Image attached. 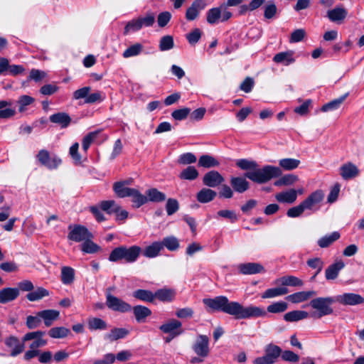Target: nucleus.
Returning <instances> with one entry per match:
<instances>
[{"label": "nucleus", "instance_id": "obj_1", "mask_svg": "<svg viewBox=\"0 0 364 364\" xmlns=\"http://www.w3.org/2000/svg\"><path fill=\"white\" fill-rule=\"evenodd\" d=\"M203 303L208 311H222L234 316L235 319L265 317L266 312L263 308L248 306H243L237 301H230L227 296H218L213 299H203Z\"/></svg>", "mask_w": 364, "mask_h": 364}, {"label": "nucleus", "instance_id": "obj_2", "mask_svg": "<svg viewBox=\"0 0 364 364\" xmlns=\"http://www.w3.org/2000/svg\"><path fill=\"white\" fill-rule=\"evenodd\" d=\"M141 252L142 249L137 245L131 247L121 245L112 250L109 255V260L112 262L134 263L138 259Z\"/></svg>", "mask_w": 364, "mask_h": 364}, {"label": "nucleus", "instance_id": "obj_3", "mask_svg": "<svg viewBox=\"0 0 364 364\" xmlns=\"http://www.w3.org/2000/svg\"><path fill=\"white\" fill-rule=\"evenodd\" d=\"M282 175V171L279 167L267 165L262 168H253L252 171H247L245 173V177L251 180L252 181L263 184L274 178H277Z\"/></svg>", "mask_w": 364, "mask_h": 364}, {"label": "nucleus", "instance_id": "obj_4", "mask_svg": "<svg viewBox=\"0 0 364 364\" xmlns=\"http://www.w3.org/2000/svg\"><path fill=\"white\" fill-rule=\"evenodd\" d=\"M334 302H337L336 297H318L311 301L310 306L318 311V318H321L333 314L331 305Z\"/></svg>", "mask_w": 364, "mask_h": 364}, {"label": "nucleus", "instance_id": "obj_5", "mask_svg": "<svg viewBox=\"0 0 364 364\" xmlns=\"http://www.w3.org/2000/svg\"><path fill=\"white\" fill-rule=\"evenodd\" d=\"M282 348L273 343H269L265 346L264 355L257 357L254 360V364H274L277 358L281 357Z\"/></svg>", "mask_w": 364, "mask_h": 364}, {"label": "nucleus", "instance_id": "obj_6", "mask_svg": "<svg viewBox=\"0 0 364 364\" xmlns=\"http://www.w3.org/2000/svg\"><path fill=\"white\" fill-rule=\"evenodd\" d=\"M70 232L68 235V238L77 242H84L87 239H92L93 235L88 230V229L80 225H75L74 226L70 225L68 227Z\"/></svg>", "mask_w": 364, "mask_h": 364}, {"label": "nucleus", "instance_id": "obj_7", "mask_svg": "<svg viewBox=\"0 0 364 364\" xmlns=\"http://www.w3.org/2000/svg\"><path fill=\"white\" fill-rule=\"evenodd\" d=\"M106 305L109 309L120 313L129 312L132 309L129 304L111 294L106 295Z\"/></svg>", "mask_w": 364, "mask_h": 364}, {"label": "nucleus", "instance_id": "obj_8", "mask_svg": "<svg viewBox=\"0 0 364 364\" xmlns=\"http://www.w3.org/2000/svg\"><path fill=\"white\" fill-rule=\"evenodd\" d=\"M323 198V192L321 190H316L311 193L301 203L305 210L315 212L319 209V204Z\"/></svg>", "mask_w": 364, "mask_h": 364}, {"label": "nucleus", "instance_id": "obj_9", "mask_svg": "<svg viewBox=\"0 0 364 364\" xmlns=\"http://www.w3.org/2000/svg\"><path fill=\"white\" fill-rule=\"evenodd\" d=\"M194 353L202 358H206L210 353L209 338L205 335H198L192 346Z\"/></svg>", "mask_w": 364, "mask_h": 364}, {"label": "nucleus", "instance_id": "obj_10", "mask_svg": "<svg viewBox=\"0 0 364 364\" xmlns=\"http://www.w3.org/2000/svg\"><path fill=\"white\" fill-rule=\"evenodd\" d=\"M337 302L345 306H355L364 304V298L355 293H344L336 297Z\"/></svg>", "mask_w": 364, "mask_h": 364}, {"label": "nucleus", "instance_id": "obj_11", "mask_svg": "<svg viewBox=\"0 0 364 364\" xmlns=\"http://www.w3.org/2000/svg\"><path fill=\"white\" fill-rule=\"evenodd\" d=\"M182 323L180 321L176 319H171L168 322L162 324L159 329L164 333H169L174 338L183 333V331L181 329Z\"/></svg>", "mask_w": 364, "mask_h": 364}, {"label": "nucleus", "instance_id": "obj_12", "mask_svg": "<svg viewBox=\"0 0 364 364\" xmlns=\"http://www.w3.org/2000/svg\"><path fill=\"white\" fill-rule=\"evenodd\" d=\"M207 6L205 0H195L187 9L186 12V18L189 21L196 20L199 16L200 12Z\"/></svg>", "mask_w": 364, "mask_h": 364}, {"label": "nucleus", "instance_id": "obj_13", "mask_svg": "<svg viewBox=\"0 0 364 364\" xmlns=\"http://www.w3.org/2000/svg\"><path fill=\"white\" fill-rule=\"evenodd\" d=\"M225 181L224 177L217 171L206 173L203 178V183L210 188H215Z\"/></svg>", "mask_w": 364, "mask_h": 364}, {"label": "nucleus", "instance_id": "obj_14", "mask_svg": "<svg viewBox=\"0 0 364 364\" xmlns=\"http://www.w3.org/2000/svg\"><path fill=\"white\" fill-rule=\"evenodd\" d=\"M43 334L44 333L40 331L28 333L23 336V341H33L30 345V348L38 350V348L46 344V341L41 338Z\"/></svg>", "mask_w": 364, "mask_h": 364}, {"label": "nucleus", "instance_id": "obj_15", "mask_svg": "<svg viewBox=\"0 0 364 364\" xmlns=\"http://www.w3.org/2000/svg\"><path fill=\"white\" fill-rule=\"evenodd\" d=\"M347 15V10L342 6H336L334 9L327 11V17L328 19L331 21L338 24L343 22Z\"/></svg>", "mask_w": 364, "mask_h": 364}, {"label": "nucleus", "instance_id": "obj_16", "mask_svg": "<svg viewBox=\"0 0 364 364\" xmlns=\"http://www.w3.org/2000/svg\"><path fill=\"white\" fill-rule=\"evenodd\" d=\"M230 183L234 191L239 193H243L250 188V183L245 176H232Z\"/></svg>", "mask_w": 364, "mask_h": 364}, {"label": "nucleus", "instance_id": "obj_17", "mask_svg": "<svg viewBox=\"0 0 364 364\" xmlns=\"http://www.w3.org/2000/svg\"><path fill=\"white\" fill-rule=\"evenodd\" d=\"M24 342L20 341L15 336H10L5 340V344L10 348H12V350L10 353L11 356H16L21 353L23 352L24 349Z\"/></svg>", "mask_w": 364, "mask_h": 364}, {"label": "nucleus", "instance_id": "obj_18", "mask_svg": "<svg viewBox=\"0 0 364 364\" xmlns=\"http://www.w3.org/2000/svg\"><path fill=\"white\" fill-rule=\"evenodd\" d=\"M19 296V289L6 287L0 290V304H6L14 301Z\"/></svg>", "mask_w": 364, "mask_h": 364}, {"label": "nucleus", "instance_id": "obj_19", "mask_svg": "<svg viewBox=\"0 0 364 364\" xmlns=\"http://www.w3.org/2000/svg\"><path fill=\"white\" fill-rule=\"evenodd\" d=\"M274 284L277 285H282L284 287H301L304 284V282L299 278L292 276H284L277 279L274 281Z\"/></svg>", "mask_w": 364, "mask_h": 364}, {"label": "nucleus", "instance_id": "obj_20", "mask_svg": "<svg viewBox=\"0 0 364 364\" xmlns=\"http://www.w3.org/2000/svg\"><path fill=\"white\" fill-rule=\"evenodd\" d=\"M238 269L242 274H254L264 271V267L259 263L248 262L239 264Z\"/></svg>", "mask_w": 364, "mask_h": 364}, {"label": "nucleus", "instance_id": "obj_21", "mask_svg": "<svg viewBox=\"0 0 364 364\" xmlns=\"http://www.w3.org/2000/svg\"><path fill=\"white\" fill-rule=\"evenodd\" d=\"M340 171L341 177L345 180L355 178L359 173V170L357 166L350 162L342 165L340 168Z\"/></svg>", "mask_w": 364, "mask_h": 364}, {"label": "nucleus", "instance_id": "obj_22", "mask_svg": "<svg viewBox=\"0 0 364 364\" xmlns=\"http://www.w3.org/2000/svg\"><path fill=\"white\" fill-rule=\"evenodd\" d=\"M134 318L138 323L145 322L147 317L151 315V311L148 307L142 305H136L132 307Z\"/></svg>", "mask_w": 364, "mask_h": 364}, {"label": "nucleus", "instance_id": "obj_23", "mask_svg": "<svg viewBox=\"0 0 364 364\" xmlns=\"http://www.w3.org/2000/svg\"><path fill=\"white\" fill-rule=\"evenodd\" d=\"M216 196V191L208 188H203L197 193L196 199L200 203H207L213 200Z\"/></svg>", "mask_w": 364, "mask_h": 364}, {"label": "nucleus", "instance_id": "obj_24", "mask_svg": "<svg viewBox=\"0 0 364 364\" xmlns=\"http://www.w3.org/2000/svg\"><path fill=\"white\" fill-rule=\"evenodd\" d=\"M344 262L341 260L336 262L326 269L325 277L327 280H333L337 278L339 272L344 267Z\"/></svg>", "mask_w": 364, "mask_h": 364}, {"label": "nucleus", "instance_id": "obj_25", "mask_svg": "<svg viewBox=\"0 0 364 364\" xmlns=\"http://www.w3.org/2000/svg\"><path fill=\"white\" fill-rule=\"evenodd\" d=\"M49 119L52 123L59 125L61 128L67 127L71 122L70 116L65 112L54 114L50 116Z\"/></svg>", "mask_w": 364, "mask_h": 364}, {"label": "nucleus", "instance_id": "obj_26", "mask_svg": "<svg viewBox=\"0 0 364 364\" xmlns=\"http://www.w3.org/2000/svg\"><path fill=\"white\" fill-rule=\"evenodd\" d=\"M275 198L279 203H286L291 204L294 203L297 198V191L291 189L288 191H283L276 194Z\"/></svg>", "mask_w": 364, "mask_h": 364}, {"label": "nucleus", "instance_id": "obj_27", "mask_svg": "<svg viewBox=\"0 0 364 364\" xmlns=\"http://www.w3.org/2000/svg\"><path fill=\"white\" fill-rule=\"evenodd\" d=\"M161 250H163V245L157 241L147 246L141 253L146 257L154 258L159 255Z\"/></svg>", "mask_w": 364, "mask_h": 364}, {"label": "nucleus", "instance_id": "obj_28", "mask_svg": "<svg viewBox=\"0 0 364 364\" xmlns=\"http://www.w3.org/2000/svg\"><path fill=\"white\" fill-rule=\"evenodd\" d=\"M314 291H299L289 295L287 299L294 304H298L308 300L311 296L315 295Z\"/></svg>", "mask_w": 364, "mask_h": 364}, {"label": "nucleus", "instance_id": "obj_29", "mask_svg": "<svg viewBox=\"0 0 364 364\" xmlns=\"http://www.w3.org/2000/svg\"><path fill=\"white\" fill-rule=\"evenodd\" d=\"M129 331L124 328H114L109 333L105 336V339L112 342L120 338H125L129 334Z\"/></svg>", "mask_w": 364, "mask_h": 364}, {"label": "nucleus", "instance_id": "obj_30", "mask_svg": "<svg viewBox=\"0 0 364 364\" xmlns=\"http://www.w3.org/2000/svg\"><path fill=\"white\" fill-rule=\"evenodd\" d=\"M154 293L147 289H136L132 293V296L140 301L144 302H154Z\"/></svg>", "mask_w": 364, "mask_h": 364}, {"label": "nucleus", "instance_id": "obj_31", "mask_svg": "<svg viewBox=\"0 0 364 364\" xmlns=\"http://www.w3.org/2000/svg\"><path fill=\"white\" fill-rule=\"evenodd\" d=\"M154 296V299H158L163 302H170L173 299L175 292L173 290L164 288L156 291Z\"/></svg>", "mask_w": 364, "mask_h": 364}, {"label": "nucleus", "instance_id": "obj_32", "mask_svg": "<svg viewBox=\"0 0 364 364\" xmlns=\"http://www.w3.org/2000/svg\"><path fill=\"white\" fill-rule=\"evenodd\" d=\"M348 96V92L338 98L334 99L331 102L323 105L321 109L322 112H328L332 110H336L340 107L341 104L345 101V100Z\"/></svg>", "mask_w": 364, "mask_h": 364}, {"label": "nucleus", "instance_id": "obj_33", "mask_svg": "<svg viewBox=\"0 0 364 364\" xmlns=\"http://www.w3.org/2000/svg\"><path fill=\"white\" fill-rule=\"evenodd\" d=\"M146 196L148 201L154 203H160L166 200V196L165 193L159 191L157 188H151L146 191Z\"/></svg>", "mask_w": 364, "mask_h": 364}, {"label": "nucleus", "instance_id": "obj_34", "mask_svg": "<svg viewBox=\"0 0 364 364\" xmlns=\"http://www.w3.org/2000/svg\"><path fill=\"white\" fill-rule=\"evenodd\" d=\"M309 313L304 311L295 310L286 313L284 319L287 322H295L306 318Z\"/></svg>", "mask_w": 364, "mask_h": 364}, {"label": "nucleus", "instance_id": "obj_35", "mask_svg": "<svg viewBox=\"0 0 364 364\" xmlns=\"http://www.w3.org/2000/svg\"><path fill=\"white\" fill-rule=\"evenodd\" d=\"M198 165L200 167L210 168L218 166L220 165V162L213 156L208 154H204L199 158Z\"/></svg>", "mask_w": 364, "mask_h": 364}, {"label": "nucleus", "instance_id": "obj_36", "mask_svg": "<svg viewBox=\"0 0 364 364\" xmlns=\"http://www.w3.org/2000/svg\"><path fill=\"white\" fill-rule=\"evenodd\" d=\"M113 190L119 198H125L132 195L134 188L125 186V182H115L113 185Z\"/></svg>", "mask_w": 364, "mask_h": 364}, {"label": "nucleus", "instance_id": "obj_37", "mask_svg": "<svg viewBox=\"0 0 364 364\" xmlns=\"http://www.w3.org/2000/svg\"><path fill=\"white\" fill-rule=\"evenodd\" d=\"M41 319L46 321V310L40 311L37 316H28L26 318V326L30 329L36 328L41 323Z\"/></svg>", "mask_w": 364, "mask_h": 364}, {"label": "nucleus", "instance_id": "obj_38", "mask_svg": "<svg viewBox=\"0 0 364 364\" xmlns=\"http://www.w3.org/2000/svg\"><path fill=\"white\" fill-rule=\"evenodd\" d=\"M340 233L337 231L333 232L330 235H326L318 240V245L321 248H326L332 245L340 238Z\"/></svg>", "mask_w": 364, "mask_h": 364}, {"label": "nucleus", "instance_id": "obj_39", "mask_svg": "<svg viewBox=\"0 0 364 364\" xmlns=\"http://www.w3.org/2000/svg\"><path fill=\"white\" fill-rule=\"evenodd\" d=\"M293 53V51L291 50L278 53L274 56L273 60L277 63H284L288 65L294 62Z\"/></svg>", "mask_w": 364, "mask_h": 364}, {"label": "nucleus", "instance_id": "obj_40", "mask_svg": "<svg viewBox=\"0 0 364 364\" xmlns=\"http://www.w3.org/2000/svg\"><path fill=\"white\" fill-rule=\"evenodd\" d=\"M128 197L132 198V202L133 203V208H139L148 202V199L146 196L141 194L138 190L134 188L132 192V195Z\"/></svg>", "mask_w": 364, "mask_h": 364}, {"label": "nucleus", "instance_id": "obj_41", "mask_svg": "<svg viewBox=\"0 0 364 364\" xmlns=\"http://www.w3.org/2000/svg\"><path fill=\"white\" fill-rule=\"evenodd\" d=\"M99 204L101 210L109 215L120 210V205L114 200H102Z\"/></svg>", "mask_w": 364, "mask_h": 364}, {"label": "nucleus", "instance_id": "obj_42", "mask_svg": "<svg viewBox=\"0 0 364 364\" xmlns=\"http://www.w3.org/2000/svg\"><path fill=\"white\" fill-rule=\"evenodd\" d=\"M289 289L284 287H279L267 289L262 295L263 299L274 298L287 294Z\"/></svg>", "mask_w": 364, "mask_h": 364}, {"label": "nucleus", "instance_id": "obj_43", "mask_svg": "<svg viewBox=\"0 0 364 364\" xmlns=\"http://www.w3.org/2000/svg\"><path fill=\"white\" fill-rule=\"evenodd\" d=\"M88 328L90 331L106 330L107 328V323L100 318H90L87 321Z\"/></svg>", "mask_w": 364, "mask_h": 364}, {"label": "nucleus", "instance_id": "obj_44", "mask_svg": "<svg viewBox=\"0 0 364 364\" xmlns=\"http://www.w3.org/2000/svg\"><path fill=\"white\" fill-rule=\"evenodd\" d=\"M198 170L192 166L183 169L179 174V178L183 180L193 181L198 177Z\"/></svg>", "mask_w": 364, "mask_h": 364}, {"label": "nucleus", "instance_id": "obj_45", "mask_svg": "<svg viewBox=\"0 0 364 364\" xmlns=\"http://www.w3.org/2000/svg\"><path fill=\"white\" fill-rule=\"evenodd\" d=\"M75 279V271L72 267H63L61 270V281L64 284H70Z\"/></svg>", "mask_w": 364, "mask_h": 364}, {"label": "nucleus", "instance_id": "obj_46", "mask_svg": "<svg viewBox=\"0 0 364 364\" xmlns=\"http://www.w3.org/2000/svg\"><path fill=\"white\" fill-rule=\"evenodd\" d=\"M287 309L288 304L285 301H280L274 302L272 304L269 305L265 312L267 313V311L272 314H280L284 312Z\"/></svg>", "mask_w": 364, "mask_h": 364}, {"label": "nucleus", "instance_id": "obj_47", "mask_svg": "<svg viewBox=\"0 0 364 364\" xmlns=\"http://www.w3.org/2000/svg\"><path fill=\"white\" fill-rule=\"evenodd\" d=\"M277 13V7L274 1H269L264 6V17L266 19L274 18Z\"/></svg>", "mask_w": 364, "mask_h": 364}, {"label": "nucleus", "instance_id": "obj_48", "mask_svg": "<svg viewBox=\"0 0 364 364\" xmlns=\"http://www.w3.org/2000/svg\"><path fill=\"white\" fill-rule=\"evenodd\" d=\"M174 47V41L172 36L166 35L161 38L159 48L161 51H166Z\"/></svg>", "mask_w": 364, "mask_h": 364}, {"label": "nucleus", "instance_id": "obj_49", "mask_svg": "<svg viewBox=\"0 0 364 364\" xmlns=\"http://www.w3.org/2000/svg\"><path fill=\"white\" fill-rule=\"evenodd\" d=\"M161 243L163 245V248L166 247L170 251H175L179 247L178 240L174 236L164 237Z\"/></svg>", "mask_w": 364, "mask_h": 364}, {"label": "nucleus", "instance_id": "obj_50", "mask_svg": "<svg viewBox=\"0 0 364 364\" xmlns=\"http://www.w3.org/2000/svg\"><path fill=\"white\" fill-rule=\"evenodd\" d=\"M81 250L85 253L94 254L100 250V247L93 242L91 239H87L82 242Z\"/></svg>", "mask_w": 364, "mask_h": 364}, {"label": "nucleus", "instance_id": "obj_51", "mask_svg": "<svg viewBox=\"0 0 364 364\" xmlns=\"http://www.w3.org/2000/svg\"><path fill=\"white\" fill-rule=\"evenodd\" d=\"M69 333L70 330L68 328L60 326L50 328L48 331V335L53 338H65Z\"/></svg>", "mask_w": 364, "mask_h": 364}, {"label": "nucleus", "instance_id": "obj_52", "mask_svg": "<svg viewBox=\"0 0 364 364\" xmlns=\"http://www.w3.org/2000/svg\"><path fill=\"white\" fill-rule=\"evenodd\" d=\"M143 50V46L141 43H135L127 48L122 55L124 58L134 57L139 55Z\"/></svg>", "mask_w": 364, "mask_h": 364}, {"label": "nucleus", "instance_id": "obj_53", "mask_svg": "<svg viewBox=\"0 0 364 364\" xmlns=\"http://www.w3.org/2000/svg\"><path fill=\"white\" fill-rule=\"evenodd\" d=\"M299 164V160L291 158L282 159L279 161V166L284 169L288 171L296 168Z\"/></svg>", "mask_w": 364, "mask_h": 364}, {"label": "nucleus", "instance_id": "obj_54", "mask_svg": "<svg viewBox=\"0 0 364 364\" xmlns=\"http://www.w3.org/2000/svg\"><path fill=\"white\" fill-rule=\"evenodd\" d=\"M221 16V10L219 7L212 8L207 11L206 19L208 23H217Z\"/></svg>", "mask_w": 364, "mask_h": 364}, {"label": "nucleus", "instance_id": "obj_55", "mask_svg": "<svg viewBox=\"0 0 364 364\" xmlns=\"http://www.w3.org/2000/svg\"><path fill=\"white\" fill-rule=\"evenodd\" d=\"M236 165L242 170H245L247 171H252L253 168L258 166V164L255 161L245 159L237 160Z\"/></svg>", "mask_w": 364, "mask_h": 364}, {"label": "nucleus", "instance_id": "obj_56", "mask_svg": "<svg viewBox=\"0 0 364 364\" xmlns=\"http://www.w3.org/2000/svg\"><path fill=\"white\" fill-rule=\"evenodd\" d=\"M281 358L282 360L291 363H295L299 360V355L290 350H282Z\"/></svg>", "mask_w": 364, "mask_h": 364}, {"label": "nucleus", "instance_id": "obj_57", "mask_svg": "<svg viewBox=\"0 0 364 364\" xmlns=\"http://www.w3.org/2000/svg\"><path fill=\"white\" fill-rule=\"evenodd\" d=\"M179 209L178 201L175 198H168L166 203V210L168 215H172Z\"/></svg>", "mask_w": 364, "mask_h": 364}, {"label": "nucleus", "instance_id": "obj_58", "mask_svg": "<svg viewBox=\"0 0 364 364\" xmlns=\"http://www.w3.org/2000/svg\"><path fill=\"white\" fill-rule=\"evenodd\" d=\"M190 113H191V109L190 108L183 107L182 109H178L174 110L171 113V117L175 120L181 121V120H183V119H186L187 117L190 114Z\"/></svg>", "mask_w": 364, "mask_h": 364}, {"label": "nucleus", "instance_id": "obj_59", "mask_svg": "<svg viewBox=\"0 0 364 364\" xmlns=\"http://www.w3.org/2000/svg\"><path fill=\"white\" fill-rule=\"evenodd\" d=\"M142 28L141 23L138 18L137 19H133L127 23L124 27V34L127 35L131 31H137Z\"/></svg>", "mask_w": 364, "mask_h": 364}, {"label": "nucleus", "instance_id": "obj_60", "mask_svg": "<svg viewBox=\"0 0 364 364\" xmlns=\"http://www.w3.org/2000/svg\"><path fill=\"white\" fill-rule=\"evenodd\" d=\"M202 31L200 29L196 28L193 29L189 33L186 35V39L191 45L196 44L200 39Z\"/></svg>", "mask_w": 364, "mask_h": 364}, {"label": "nucleus", "instance_id": "obj_61", "mask_svg": "<svg viewBox=\"0 0 364 364\" xmlns=\"http://www.w3.org/2000/svg\"><path fill=\"white\" fill-rule=\"evenodd\" d=\"M217 217L228 219L232 223H235L238 220L235 212L230 210H221L218 211Z\"/></svg>", "mask_w": 364, "mask_h": 364}, {"label": "nucleus", "instance_id": "obj_62", "mask_svg": "<svg viewBox=\"0 0 364 364\" xmlns=\"http://www.w3.org/2000/svg\"><path fill=\"white\" fill-rule=\"evenodd\" d=\"M197 161L196 156L191 152L181 154L178 160V164L183 165L191 164L196 163Z\"/></svg>", "mask_w": 364, "mask_h": 364}, {"label": "nucleus", "instance_id": "obj_63", "mask_svg": "<svg viewBox=\"0 0 364 364\" xmlns=\"http://www.w3.org/2000/svg\"><path fill=\"white\" fill-rule=\"evenodd\" d=\"M298 180L296 176L293 174H287L282 178H280L278 181L274 183L275 186H282V185H291L294 183Z\"/></svg>", "mask_w": 364, "mask_h": 364}, {"label": "nucleus", "instance_id": "obj_64", "mask_svg": "<svg viewBox=\"0 0 364 364\" xmlns=\"http://www.w3.org/2000/svg\"><path fill=\"white\" fill-rule=\"evenodd\" d=\"M46 296V289L43 288H39L37 291H30L26 295V298L31 301H38Z\"/></svg>", "mask_w": 364, "mask_h": 364}]
</instances>
